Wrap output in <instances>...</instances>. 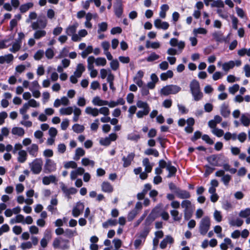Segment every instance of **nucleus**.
<instances>
[{
    "mask_svg": "<svg viewBox=\"0 0 250 250\" xmlns=\"http://www.w3.org/2000/svg\"><path fill=\"white\" fill-rule=\"evenodd\" d=\"M47 24V20L43 15H40L36 21L31 23V27L35 30L33 37L36 40H40L46 35V31L44 29Z\"/></svg>",
    "mask_w": 250,
    "mask_h": 250,
    "instance_id": "1",
    "label": "nucleus"
},
{
    "mask_svg": "<svg viewBox=\"0 0 250 250\" xmlns=\"http://www.w3.org/2000/svg\"><path fill=\"white\" fill-rule=\"evenodd\" d=\"M189 88L194 101H198L202 99L203 94L201 90L199 83L197 80H193L190 82Z\"/></svg>",
    "mask_w": 250,
    "mask_h": 250,
    "instance_id": "2",
    "label": "nucleus"
},
{
    "mask_svg": "<svg viewBox=\"0 0 250 250\" xmlns=\"http://www.w3.org/2000/svg\"><path fill=\"white\" fill-rule=\"evenodd\" d=\"M207 161L213 167H222L223 163L226 162L225 157L221 154H213L206 158Z\"/></svg>",
    "mask_w": 250,
    "mask_h": 250,
    "instance_id": "3",
    "label": "nucleus"
},
{
    "mask_svg": "<svg viewBox=\"0 0 250 250\" xmlns=\"http://www.w3.org/2000/svg\"><path fill=\"white\" fill-rule=\"evenodd\" d=\"M43 161L41 158H36L29 164L30 170L34 174H39L42 169Z\"/></svg>",
    "mask_w": 250,
    "mask_h": 250,
    "instance_id": "4",
    "label": "nucleus"
},
{
    "mask_svg": "<svg viewBox=\"0 0 250 250\" xmlns=\"http://www.w3.org/2000/svg\"><path fill=\"white\" fill-rule=\"evenodd\" d=\"M181 90V87L174 84H169L164 86L160 90V94L164 96L176 94Z\"/></svg>",
    "mask_w": 250,
    "mask_h": 250,
    "instance_id": "5",
    "label": "nucleus"
},
{
    "mask_svg": "<svg viewBox=\"0 0 250 250\" xmlns=\"http://www.w3.org/2000/svg\"><path fill=\"white\" fill-rule=\"evenodd\" d=\"M210 220L208 216L203 217L200 221L199 224V232L202 235H205L207 234L208 230L210 229Z\"/></svg>",
    "mask_w": 250,
    "mask_h": 250,
    "instance_id": "6",
    "label": "nucleus"
},
{
    "mask_svg": "<svg viewBox=\"0 0 250 250\" xmlns=\"http://www.w3.org/2000/svg\"><path fill=\"white\" fill-rule=\"evenodd\" d=\"M57 169L56 163L52 159H46L43 167V170L45 173H49L55 171Z\"/></svg>",
    "mask_w": 250,
    "mask_h": 250,
    "instance_id": "7",
    "label": "nucleus"
},
{
    "mask_svg": "<svg viewBox=\"0 0 250 250\" xmlns=\"http://www.w3.org/2000/svg\"><path fill=\"white\" fill-rule=\"evenodd\" d=\"M60 185L61 189L65 197H66L68 200L71 198V195L75 194L77 192V189L75 188L72 187L68 188L63 183H61Z\"/></svg>",
    "mask_w": 250,
    "mask_h": 250,
    "instance_id": "8",
    "label": "nucleus"
},
{
    "mask_svg": "<svg viewBox=\"0 0 250 250\" xmlns=\"http://www.w3.org/2000/svg\"><path fill=\"white\" fill-rule=\"evenodd\" d=\"M242 62L240 60L235 61H229L222 64V69L226 72H228L230 69H232L235 66H239L241 65Z\"/></svg>",
    "mask_w": 250,
    "mask_h": 250,
    "instance_id": "9",
    "label": "nucleus"
},
{
    "mask_svg": "<svg viewBox=\"0 0 250 250\" xmlns=\"http://www.w3.org/2000/svg\"><path fill=\"white\" fill-rule=\"evenodd\" d=\"M182 207L184 208V212L185 218L189 219L191 216L190 209L191 207V203L189 200H184L181 203Z\"/></svg>",
    "mask_w": 250,
    "mask_h": 250,
    "instance_id": "10",
    "label": "nucleus"
},
{
    "mask_svg": "<svg viewBox=\"0 0 250 250\" xmlns=\"http://www.w3.org/2000/svg\"><path fill=\"white\" fill-rule=\"evenodd\" d=\"M84 206L83 203L78 202L72 209V215L75 217H78L83 211Z\"/></svg>",
    "mask_w": 250,
    "mask_h": 250,
    "instance_id": "11",
    "label": "nucleus"
},
{
    "mask_svg": "<svg viewBox=\"0 0 250 250\" xmlns=\"http://www.w3.org/2000/svg\"><path fill=\"white\" fill-rule=\"evenodd\" d=\"M135 154L133 152L129 153L127 156H124L122 158L123 167H129L131 165L132 161L133 160Z\"/></svg>",
    "mask_w": 250,
    "mask_h": 250,
    "instance_id": "12",
    "label": "nucleus"
},
{
    "mask_svg": "<svg viewBox=\"0 0 250 250\" xmlns=\"http://www.w3.org/2000/svg\"><path fill=\"white\" fill-rule=\"evenodd\" d=\"M87 35V32L85 29H81L79 31L78 34L73 35L71 40L73 42H80L81 38L85 37Z\"/></svg>",
    "mask_w": 250,
    "mask_h": 250,
    "instance_id": "13",
    "label": "nucleus"
},
{
    "mask_svg": "<svg viewBox=\"0 0 250 250\" xmlns=\"http://www.w3.org/2000/svg\"><path fill=\"white\" fill-rule=\"evenodd\" d=\"M154 26L158 29L167 30L169 27V23L167 21H162L160 19H156L154 22Z\"/></svg>",
    "mask_w": 250,
    "mask_h": 250,
    "instance_id": "14",
    "label": "nucleus"
},
{
    "mask_svg": "<svg viewBox=\"0 0 250 250\" xmlns=\"http://www.w3.org/2000/svg\"><path fill=\"white\" fill-rule=\"evenodd\" d=\"M175 195L178 198L182 199H188L191 196L189 191L180 188L176 191Z\"/></svg>",
    "mask_w": 250,
    "mask_h": 250,
    "instance_id": "15",
    "label": "nucleus"
},
{
    "mask_svg": "<svg viewBox=\"0 0 250 250\" xmlns=\"http://www.w3.org/2000/svg\"><path fill=\"white\" fill-rule=\"evenodd\" d=\"M228 221L230 226H236L237 227H241L244 223L243 220L241 219L237 218L234 219V218L231 216L228 217Z\"/></svg>",
    "mask_w": 250,
    "mask_h": 250,
    "instance_id": "16",
    "label": "nucleus"
},
{
    "mask_svg": "<svg viewBox=\"0 0 250 250\" xmlns=\"http://www.w3.org/2000/svg\"><path fill=\"white\" fill-rule=\"evenodd\" d=\"M114 11L115 15L117 17L120 18L122 16L123 12V7L121 1H118L114 5Z\"/></svg>",
    "mask_w": 250,
    "mask_h": 250,
    "instance_id": "17",
    "label": "nucleus"
},
{
    "mask_svg": "<svg viewBox=\"0 0 250 250\" xmlns=\"http://www.w3.org/2000/svg\"><path fill=\"white\" fill-rule=\"evenodd\" d=\"M27 150L31 156L36 157L38 155L39 146L37 144H33L27 148Z\"/></svg>",
    "mask_w": 250,
    "mask_h": 250,
    "instance_id": "18",
    "label": "nucleus"
},
{
    "mask_svg": "<svg viewBox=\"0 0 250 250\" xmlns=\"http://www.w3.org/2000/svg\"><path fill=\"white\" fill-rule=\"evenodd\" d=\"M78 26V23L75 22L73 24L70 25L66 28L65 33L67 35L72 37L73 35L76 34L75 33Z\"/></svg>",
    "mask_w": 250,
    "mask_h": 250,
    "instance_id": "19",
    "label": "nucleus"
},
{
    "mask_svg": "<svg viewBox=\"0 0 250 250\" xmlns=\"http://www.w3.org/2000/svg\"><path fill=\"white\" fill-rule=\"evenodd\" d=\"M241 124L245 126H248L250 125V113H245L241 115L240 117Z\"/></svg>",
    "mask_w": 250,
    "mask_h": 250,
    "instance_id": "20",
    "label": "nucleus"
},
{
    "mask_svg": "<svg viewBox=\"0 0 250 250\" xmlns=\"http://www.w3.org/2000/svg\"><path fill=\"white\" fill-rule=\"evenodd\" d=\"M212 37L216 42H227V38L223 36V33L221 31L215 32L212 34Z\"/></svg>",
    "mask_w": 250,
    "mask_h": 250,
    "instance_id": "21",
    "label": "nucleus"
},
{
    "mask_svg": "<svg viewBox=\"0 0 250 250\" xmlns=\"http://www.w3.org/2000/svg\"><path fill=\"white\" fill-rule=\"evenodd\" d=\"M166 169L168 171V174L167 175V178H170L175 175L177 169L174 166H172L170 161L168 162Z\"/></svg>",
    "mask_w": 250,
    "mask_h": 250,
    "instance_id": "22",
    "label": "nucleus"
},
{
    "mask_svg": "<svg viewBox=\"0 0 250 250\" xmlns=\"http://www.w3.org/2000/svg\"><path fill=\"white\" fill-rule=\"evenodd\" d=\"M174 242L173 238L170 235H167L166 237L161 242L160 247L162 249H165L167 243L172 244Z\"/></svg>",
    "mask_w": 250,
    "mask_h": 250,
    "instance_id": "23",
    "label": "nucleus"
},
{
    "mask_svg": "<svg viewBox=\"0 0 250 250\" xmlns=\"http://www.w3.org/2000/svg\"><path fill=\"white\" fill-rule=\"evenodd\" d=\"M220 113L222 116L225 118H227L229 116L230 111L229 109V105L228 104L224 103L221 105L220 107Z\"/></svg>",
    "mask_w": 250,
    "mask_h": 250,
    "instance_id": "24",
    "label": "nucleus"
},
{
    "mask_svg": "<svg viewBox=\"0 0 250 250\" xmlns=\"http://www.w3.org/2000/svg\"><path fill=\"white\" fill-rule=\"evenodd\" d=\"M102 190L103 192L111 193L113 191V187L111 184L108 182H104L101 185Z\"/></svg>",
    "mask_w": 250,
    "mask_h": 250,
    "instance_id": "25",
    "label": "nucleus"
},
{
    "mask_svg": "<svg viewBox=\"0 0 250 250\" xmlns=\"http://www.w3.org/2000/svg\"><path fill=\"white\" fill-rule=\"evenodd\" d=\"M14 56L11 54H8L4 56H0V63L3 64L5 62L9 63L13 61Z\"/></svg>",
    "mask_w": 250,
    "mask_h": 250,
    "instance_id": "26",
    "label": "nucleus"
},
{
    "mask_svg": "<svg viewBox=\"0 0 250 250\" xmlns=\"http://www.w3.org/2000/svg\"><path fill=\"white\" fill-rule=\"evenodd\" d=\"M92 103L94 105L103 106L106 105L107 101L102 100L99 97L96 96L92 99Z\"/></svg>",
    "mask_w": 250,
    "mask_h": 250,
    "instance_id": "27",
    "label": "nucleus"
},
{
    "mask_svg": "<svg viewBox=\"0 0 250 250\" xmlns=\"http://www.w3.org/2000/svg\"><path fill=\"white\" fill-rule=\"evenodd\" d=\"M85 112L86 114L92 115L93 117H96L99 115L98 109L90 106H87L85 108Z\"/></svg>",
    "mask_w": 250,
    "mask_h": 250,
    "instance_id": "28",
    "label": "nucleus"
},
{
    "mask_svg": "<svg viewBox=\"0 0 250 250\" xmlns=\"http://www.w3.org/2000/svg\"><path fill=\"white\" fill-rule=\"evenodd\" d=\"M56 181V177L53 175L44 176L42 178V183L44 185H48L51 183H55Z\"/></svg>",
    "mask_w": 250,
    "mask_h": 250,
    "instance_id": "29",
    "label": "nucleus"
},
{
    "mask_svg": "<svg viewBox=\"0 0 250 250\" xmlns=\"http://www.w3.org/2000/svg\"><path fill=\"white\" fill-rule=\"evenodd\" d=\"M85 70L84 66L82 63H79L77 65L76 70L74 72V74L77 77H80Z\"/></svg>",
    "mask_w": 250,
    "mask_h": 250,
    "instance_id": "30",
    "label": "nucleus"
},
{
    "mask_svg": "<svg viewBox=\"0 0 250 250\" xmlns=\"http://www.w3.org/2000/svg\"><path fill=\"white\" fill-rule=\"evenodd\" d=\"M73 109L72 106L62 107L60 109L59 112L62 115H70L73 113Z\"/></svg>",
    "mask_w": 250,
    "mask_h": 250,
    "instance_id": "31",
    "label": "nucleus"
},
{
    "mask_svg": "<svg viewBox=\"0 0 250 250\" xmlns=\"http://www.w3.org/2000/svg\"><path fill=\"white\" fill-rule=\"evenodd\" d=\"M85 154V151L84 150L81 148V147H78L76 149L75 151V154L73 157V159L78 161L80 159L81 157L83 156Z\"/></svg>",
    "mask_w": 250,
    "mask_h": 250,
    "instance_id": "32",
    "label": "nucleus"
},
{
    "mask_svg": "<svg viewBox=\"0 0 250 250\" xmlns=\"http://www.w3.org/2000/svg\"><path fill=\"white\" fill-rule=\"evenodd\" d=\"M19 156L18 157V161L21 163H23L27 159V153L24 150H20L18 153Z\"/></svg>",
    "mask_w": 250,
    "mask_h": 250,
    "instance_id": "33",
    "label": "nucleus"
},
{
    "mask_svg": "<svg viewBox=\"0 0 250 250\" xmlns=\"http://www.w3.org/2000/svg\"><path fill=\"white\" fill-rule=\"evenodd\" d=\"M143 165L145 167L146 172L149 173L151 171L152 166L150 165L149 160L147 158H146L143 160Z\"/></svg>",
    "mask_w": 250,
    "mask_h": 250,
    "instance_id": "34",
    "label": "nucleus"
},
{
    "mask_svg": "<svg viewBox=\"0 0 250 250\" xmlns=\"http://www.w3.org/2000/svg\"><path fill=\"white\" fill-rule=\"evenodd\" d=\"M12 133L19 136H23L25 133V131L21 127H14L12 129Z\"/></svg>",
    "mask_w": 250,
    "mask_h": 250,
    "instance_id": "35",
    "label": "nucleus"
},
{
    "mask_svg": "<svg viewBox=\"0 0 250 250\" xmlns=\"http://www.w3.org/2000/svg\"><path fill=\"white\" fill-rule=\"evenodd\" d=\"M32 2H27L25 4H22L20 7V10L21 13H24L27 11L30 8L33 6Z\"/></svg>",
    "mask_w": 250,
    "mask_h": 250,
    "instance_id": "36",
    "label": "nucleus"
},
{
    "mask_svg": "<svg viewBox=\"0 0 250 250\" xmlns=\"http://www.w3.org/2000/svg\"><path fill=\"white\" fill-rule=\"evenodd\" d=\"M117 223L118 222L117 220L110 219L103 223L102 226L104 228L106 229L109 226H115L117 224Z\"/></svg>",
    "mask_w": 250,
    "mask_h": 250,
    "instance_id": "37",
    "label": "nucleus"
},
{
    "mask_svg": "<svg viewBox=\"0 0 250 250\" xmlns=\"http://www.w3.org/2000/svg\"><path fill=\"white\" fill-rule=\"evenodd\" d=\"M17 202L19 204H22L23 202H25L28 205H32L33 203V199L32 198H27L25 200L24 197L21 195L17 197Z\"/></svg>",
    "mask_w": 250,
    "mask_h": 250,
    "instance_id": "38",
    "label": "nucleus"
},
{
    "mask_svg": "<svg viewBox=\"0 0 250 250\" xmlns=\"http://www.w3.org/2000/svg\"><path fill=\"white\" fill-rule=\"evenodd\" d=\"M21 44L20 41H15L12 44V47L9 49V51L13 53H16L21 48Z\"/></svg>",
    "mask_w": 250,
    "mask_h": 250,
    "instance_id": "39",
    "label": "nucleus"
},
{
    "mask_svg": "<svg viewBox=\"0 0 250 250\" xmlns=\"http://www.w3.org/2000/svg\"><path fill=\"white\" fill-rule=\"evenodd\" d=\"M173 76V73L171 70H168L165 73H163L160 75V78L162 81H166L168 78H171Z\"/></svg>",
    "mask_w": 250,
    "mask_h": 250,
    "instance_id": "40",
    "label": "nucleus"
},
{
    "mask_svg": "<svg viewBox=\"0 0 250 250\" xmlns=\"http://www.w3.org/2000/svg\"><path fill=\"white\" fill-rule=\"evenodd\" d=\"M82 164L83 166L86 167L90 166L91 167H94L95 165V162L93 160H91L87 158H83L81 161Z\"/></svg>",
    "mask_w": 250,
    "mask_h": 250,
    "instance_id": "41",
    "label": "nucleus"
},
{
    "mask_svg": "<svg viewBox=\"0 0 250 250\" xmlns=\"http://www.w3.org/2000/svg\"><path fill=\"white\" fill-rule=\"evenodd\" d=\"M239 217L244 218L250 216V208H248L241 210L239 213Z\"/></svg>",
    "mask_w": 250,
    "mask_h": 250,
    "instance_id": "42",
    "label": "nucleus"
},
{
    "mask_svg": "<svg viewBox=\"0 0 250 250\" xmlns=\"http://www.w3.org/2000/svg\"><path fill=\"white\" fill-rule=\"evenodd\" d=\"M72 129L75 132L80 133L84 131V127L83 125L76 124L73 125Z\"/></svg>",
    "mask_w": 250,
    "mask_h": 250,
    "instance_id": "43",
    "label": "nucleus"
},
{
    "mask_svg": "<svg viewBox=\"0 0 250 250\" xmlns=\"http://www.w3.org/2000/svg\"><path fill=\"white\" fill-rule=\"evenodd\" d=\"M145 154L147 155H152L156 157L159 156V152L156 149L148 148L145 151Z\"/></svg>",
    "mask_w": 250,
    "mask_h": 250,
    "instance_id": "44",
    "label": "nucleus"
},
{
    "mask_svg": "<svg viewBox=\"0 0 250 250\" xmlns=\"http://www.w3.org/2000/svg\"><path fill=\"white\" fill-rule=\"evenodd\" d=\"M77 234L76 230H73L69 229H67L64 230V235L68 238H71Z\"/></svg>",
    "mask_w": 250,
    "mask_h": 250,
    "instance_id": "45",
    "label": "nucleus"
},
{
    "mask_svg": "<svg viewBox=\"0 0 250 250\" xmlns=\"http://www.w3.org/2000/svg\"><path fill=\"white\" fill-rule=\"evenodd\" d=\"M140 138L141 137L139 134H136L133 133L128 134L127 136V140L135 142H138Z\"/></svg>",
    "mask_w": 250,
    "mask_h": 250,
    "instance_id": "46",
    "label": "nucleus"
},
{
    "mask_svg": "<svg viewBox=\"0 0 250 250\" xmlns=\"http://www.w3.org/2000/svg\"><path fill=\"white\" fill-rule=\"evenodd\" d=\"M107 29V24L105 22H102L98 24V33L100 34L102 32H105Z\"/></svg>",
    "mask_w": 250,
    "mask_h": 250,
    "instance_id": "47",
    "label": "nucleus"
},
{
    "mask_svg": "<svg viewBox=\"0 0 250 250\" xmlns=\"http://www.w3.org/2000/svg\"><path fill=\"white\" fill-rule=\"evenodd\" d=\"M155 217L153 215L150 214L146 218L144 225L145 227H149V225L154 221Z\"/></svg>",
    "mask_w": 250,
    "mask_h": 250,
    "instance_id": "48",
    "label": "nucleus"
},
{
    "mask_svg": "<svg viewBox=\"0 0 250 250\" xmlns=\"http://www.w3.org/2000/svg\"><path fill=\"white\" fill-rule=\"evenodd\" d=\"M96 59L92 56H89L87 59V68L88 69H91L94 68V63L95 62Z\"/></svg>",
    "mask_w": 250,
    "mask_h": 250,
    "instance_id": "49",
    "label": "nucleus"
},
{
    "mask_svg": "<svg viewBox=\"0 0 250 250\" xmlns=\"http://www.w3.org/2000/svg\"><path fill=\"white\" fill-rule=\"evenodd\" d=\"M170 214L174 221H180L181 219V216L179 215V211L177 210H171Z\"/></svg>",
    "mask_w": 250,
    "mask_h": 250,
    "instance_id": "50",
    "label": "nucleus"
},
{
    "mask_svg": "<svg viewBox=\"0 0 250 250\" xmlns=\"http://www.w3.org/2000/svg\"><path fill=\"white\" fill-rule=\"evenodd\" d=\"M160 58L159 55L156 54L155 53L153 52L151 53L146 58V60L148 62H151L158 60Z\"/></svg>",
    "mask_w": 250,
    "mask_h": 250,
    "instance_id": "51",
    "label": "nucleus"
},
{
    "mask_svg": "<svg viewBox=\"0 0 250 250\" xmlns=\"http://www.w3.org/2000/svg\"><path fill=\"white\" fill-rule=\"evenodd\" d=\"M64 167L65 168H76L77 167V164L74 161H68V162H66L64 163Z\"/></svg>",
    "mask_w": 250,
    "mask_h": 250,
    "instance_id": "52",
    "label": "nucleus"
},
{
    "mask_svg": "<svg viewBox=\"0 0 250 250\" xmlns=\"http://www.w3.org/2000/svg\"><path fill=\"white\" fill-rule=\"evenodd\" d=\"M211 132L213 134L218 137H221L224 134V131L222 129L218 128L212 129Z\"/></svg>",
    "mask_w": 250,
    "mask_h": 250,
    "instance_id": "53",
    "label": "nucleus"
},
{
    "mask_svg": "<svg viewBox=\"0 0 250 250\" xmlns=\"http://www.w3.org/2000/svg\"><path fill=\"white\" fill-rule=\"evenodd\" d=\"M136 105L138 107L143 108L144 110L150 109L148 104H147V103L143 102L142 101H138L137 102Z\"/></svg>",
    "mask_w": 250,
    "mask_h": 250,
    "instance_id": "54",
    "label": "nucleus"
},
{
    "mask_svg": "<svg viewBox=\"0 0 250 250\" xmlns=\"http://www.w3.org/2000/svg\"><path fill=\"white\" fill-rule=\"evenodd\" d=\"M213 217L217 222H220L222 220V215L220 211L215 210L213 213Z\"/></svg>",
    "mask_w": 250,
    "mask_h": 250,
    "instance_id": "55",
    "label": "nucleus"
},
{
    "mask_svg": "<svg viewBox=\"0 0 250 250\" xmlns=\"http://www.w3.org/2000/svg\"><path fill=\"white\" fill-rule=\"evenodd\" d=\"M95 63L97 66H104L106 63V61L104 58H98L96 59Z\"/></svg>",
    "mask_w": 250,
    "mask_h": 250,
    "instance_id": "56",
    "label": "nucleus"
},
{
    "mask_svg": "<svg viewBox=\"0 0 250 250\" xmlns=\"http://www.w3.org/2000/svg\"><path fill=\"white\" fill-rule=\"evenodd\" d=\"M150 111V109H147L143 110H139L136 113V116L138 118H142L144 116L147 115Z\"/></svg>",
    "mask_w": 250,
    "mask_h": 250,
    "instance_id": "57",
    "label": "nucleus"
},
{
    "mask_svg": "<svg viewBox=\"0 0 250 250\" xmlns=\"http://www.w3.org/2000/svg\"><path fill=\"white\" fill-rule=\"evenodd\" d=\"M138 212L136 209L131 210L127 215V220L128 221H131L136 217Z\"/></svg>",
    "mask_w": 250,
    "mask_h": 250,
    "instance_id": "58",
    "label": "nucleus"
},
{
    "mask_svg": "<svg viewBox=\"0 0 250 250\" xmlns=\"http://www.w3.org/2000/svg\"><path fill=\"white\" fill-rule=\"evenodd\" d=\"M99 114L104 115L105 116H108L109 114V110L108 107L104 106L98 109Z\"/></svg>",
    "mask_w": 250,
    "mask_h": 250,
    "instance_id": "59",
    "label": "nucleus"
},
{
    "mask_svg": "<svg viewBox=\"0 0 250 250\" xmlns=\"http://www.w3.org/2000/svg\"><path fill=\"white\" fill-rule=\"evenodd\" d=\"M149 231V227L145 226L143 230L140 234V237L145 239L148 234Z\"/></svg>",
    "mask_w": 250,
    "mask_h": 250,
    "instance_id": "60",
    "label": "nucleus"
},
{
    "mask_svg": "<svg viewBox=\"0 0 250 250\" xmlns=\"http://www.w3.org/2000/svg\"><path fill=\"white\" fill-rule=\"evenodd\" d=\"M46 57L48 59H51L54 56V52L52 48H48L45 52Z\"/></svg>",
    "mask_w": 250,
    "mask_h": 250,
    "instance_id": "61",
    "label": "nucleus"
},
{
    "mask_svg": "<svg viewBox=\"0 0 250 250\" xmlns=\"http://www.w3.org/2000/svg\"><path fill=\"white\" fill-rule=\"evenodd\" d=\"M37 18V14L35 12H30L29 14L28 18L26 19V22L27 23H30L32 20H35Z\"/></svg>",
    "mask_w": 250,
    "mask_h": 250,
    "instance_id": "62",
    "label": "nucleus"
},
{
    "mask_svg": "<svg viewBox=\"0 0 250 250\" xmlns=\"http://www.w3.org/2000/svg\"><path fill=\"white\" fill-rule=\"evenodd\" d=\"M211 5L212 7H224V3L222 0H214Z\"/></svg>",
    "mask_w": 250,
    "mask_h": 250,
    "instance_id": "63",
    "label": "nucleus"
},
{
    "mask_svg": "<svg viewBox=\"0 0 250 250\" xmlns=\"http://www.w3.org/2000/svg\"><path fill=\"white\" fill-rule=\"evenodd\" d=\"M44 52L42 50H39L36 52L34 56V58L36 60H41L44 55Z\"/></svg>",
    "mask_w": 250,
    "mask_h": 250,
    "instance_id": "64",
    "label": "nucleus"
}]
</instances>
